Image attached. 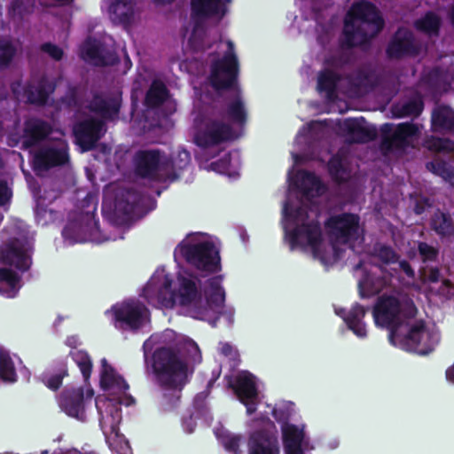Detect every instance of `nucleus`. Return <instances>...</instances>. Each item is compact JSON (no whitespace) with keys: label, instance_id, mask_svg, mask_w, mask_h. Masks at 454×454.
Here are the masks:
<instances>
[{"label":"nucleus","instance_id":"obj_9","mask_svg":"<svg viewBox=\"0 0 454 454\" xmlns=\"http://www.w3.org/2000/svg\"><path fill=\"white\" fill-rule=\"evenodd\" d=\"M325 226L337 241L348 244L358 239L360 217L353 213H340L327 218Z\"/></svg>","mask_w":454,"mask_h":454},{"label":"nucleus","instance_id":"obj_15","mask_svg":"<svg viewBox=\"0 0 454 454\" xmlns=\"http://www.w3.org/2000/svg\"><path fill=\"white\" fill-rule=\"evenodd\" d=\"M231 97L224 98L223 106L214 105L211 108L215 114L226 122L244 126L247 121V111L239 88L232 89Z\"/></svg>","mask_w":454,"mask_h":454},{"label":"nucleus","instance_id":"obj_12","mask_svg":"<svg viewBox=\"0 0 454 454\" xmlns=\"http://www.w3.org/2000/svg\"><path fill=\"white\" fill-rule=\"evenodd\" d=\"M228 386L239 402L246 406L248 415L256 411L259 392L253 374L242 372L236 375L233 380H230Z\"/></svg>","mask_w":454,"mask_h":454},{"label":"nucleus","instance_id":"obj_64","mask_svg":"<svg viewBox=\"0 0 454 454\" xmlns=\"http://www.w3.org/2000/svg\"><path fill=\"white\" fill-rule=\"evenodd\" d=\"M172 279L168 275L164 277L163 283L161 284L160 287L158 289L159 291L163 292H174L172 290Z\"/></svg>","mask_w":454,"mask_h":454},{"label":"nucleus","instance_id":"obj_21","mask_svg":"<svg viewBox=\"0 0 454 454\" xmlns=\"http://www.w3.org/2000/svg\"><path fill=\"white\" fill-rule=\"evenodd\" d=\"M55 89V83L43 75L36 82H28L24 85L23 98L29 105L44 106Z\"/></svg>","mask_w":454,"mask_h":454},{"label":"nucleus","instance_id":"obj_5","mask_svg":"<svg viewBox=\"0 0 454 454\" xmlns=\"http://www.w3.org/2000/svg\"><path fill=\"white\" fill-rule=\"evenodd\" d=\"M239 64L234 52L232 42H228V50L221 59L212 62L210 67L209 82L217 92L231 90L238 86Z\"/></svg>","mask_w":454,"mask_h":454},{"label":"nucleus","instance_id":"obj_61","mask_svg":"<svg viewBox=\"0 0 454 454\" xmlns=\"http://www.w3.org/2000/svg\"><path fill=\"white\" fill-rule=\"evenodd\" d=\"M12 197V192L9 189L7 183L0 180V206L5 205Z\"/></svg>","mask_w":454,"mask_h":454},{"label":"nucleus","instance_id":"obj_17","mask_svg":"<svg viewBox=\"0 0 454 454\" xmlns=\"http://www.w3.org/2000/svg\"><path fill=\"white\" fill-rule=\"evenodd\" d=\"M0 263L13 266L21 271L27 270L30 259L27 254L23 240L11 238L1 245Z\"/></svg>","mask_w":454,"mask_h":454},{"label":"nucleus","instance_id":"obj_27","mask_svg":"<svg viewBox=\"0 0 454 454\" xmlns=\"http://www.w3.org/2000/svg\"><path fill=\"white\" fill-rule=\"evenodd\" d=\"M100 385L104 390L114 389L125 394L129 386L124 378L119 375L106 358L101 360Z\"/></svg>","mask_w":454,"mask_h":454},{"label":"nucleus","instance_id":"obj_19","mask_svg":"<svg viewBox=\"0 0 454 454\" xmlns=\"http://www.w3.org/2000/svg\"><path fill=\"white\" fill-rule=\"evenodd\" d=\"M178 281L180 305L191 308L190 313L192 317L200 318L205 314L206 307L202 304L201 294L198 291L195 281L183 276L178 278Z\"/></svg>","mask_w":454,"mask_h":454},{"label":"nucleus","instance_id":"obj_33","mask_svg":"<svg viewBox=\"0 0 454 454\" xmlns=\"http://www.w3.org/2000/svg\"><path fill=\"white\" fill-rule=\"evenodd\" d=\"M432 129L435 132H450L454 129V110L448 106H439L432 113Z\"/></svg>","mask_w":454,"mask_h":454},{"label":"nucleus","instance_id":"obj_59","mask_svg":"<svg viewBox=\"0 0 454 454\" xmlns=\"http://www.w3.org/2000/svg\"><path fill=\"white\" fill-rule=\"evenodd\" d=\"M440 276V270L437 267H426L420 270V278L424 283H437Z\"/></svg>","mask_w":454,"mask_h":454},{"label":"nucleus","instance_id":"obj_51","mask_svg":"<svg viewBox=\"0 0 454 454\" xmlns=\"http://www.w3.org/2000/svg\"><path fill=\"white\" fill-rule=\"evenodd\" d=\"M352 57L349 53L340 52L330 56L325 61V65L331 69H342L351 63Z\"/></svg>","mask_w":454,"mask_h":454},{"label":"nucleus","instance_id":"obj_4","mask_svg":"<svg viewBox=\"0 0 454 454\" xmlns=\"http://www.w3.org/2000/svg\"><path fill=\"white\" fill-rule=\"evenodd\" d=\"M153 371L158 382L169 384L188 378V364L172 348L160 347L153 354Z\"/></svg>","mask_w":454,"mask_h":454},{"label":"nucleus","instance_id":"obj_53","mask_svg":"<svg viewBox=\"0 0 454 454\" xmlns=\"http://www.w3.org/2000/svg\"><path fill=\"white\" fill-rule=\"evenodd\" d=\"M328 170L332 178L338 182L342 183L344 178L342 175L345 172L342 161L340 158L332 157L328 162Z\"/></svg>","mask_w":454,"mask_h":454},{"label":"nucleus","instance_id":"obj_49","mask_svg":"<svg viewBox=\"0 0 454 454\" xmlns=\"http://www.w3.org/2000/svg\"><path fill=\"white\" fill-rule=\"evenodd\" d=\"M83 58L90 59L97 66H106L109 63L106 62L101 53L100 47L94 43H86L82 50Z\"/></svg>","mask_w":454,"mask_h":454},{"label":"nucleus","instance_id":"obj_14","mask_svg":"<svg viewBox=\"0 0 454 454\" xmlns=\"http://www.w3.org/2000/svg\"><path fill=\"white\" fill-rule=\"evenodd\" d=\"M322 240V230L317 222L301 223L289 233L291 249L307 246L311 248L315 257L319 255Z\"/></svg>","mask_w":454,"mask_h":454},{"label":"nucleus","instance_id":"obj_10","mask_svg":"<svg viewBox=\"0 0 454 454\" xmlns=\"http://www.w3.org/2000/svg\"><path fill=\"white\" fill-rule=\"evenodd\" d=\"M114 320L122 330L137 332L149 321L148 309L139 301H130L112 308Z\"/></svg>","mask_w":454,"mask_h":454},{"label":"nucleus","instance_id":"obj_23","mask_svg":"<svg viewBox=\"0 0 454 454\" xmlns=\"http://www.w3.org/2000/svg\"><path fill=\"white\" fill-rule=\"evenodd\" d=\"M84 392L82 387L65 389L59 400V407L68 416L83 420L85 417Z\"/></svg>","mask_w":454,"mask_h":454},{"label":"nucleus","instance_id":"obj_55","mask_svg":"<svg viewBox=\"0 0 454 454\" xmlns=\"http://www.w3.org/2000/svg\"><path fill=\"white\" fill-rule=\"evenodd\" d=\"M231 164V153H225L223 157L210 164L211 168L221 174H229Z\"/></svg>","mask_w":454,"mask_h":454},{"label":"nucleus","instance_id":"obj_29","mask_svg":"<svg viewBox=\"0 0 454 454\" xmlns=\"http://www.w3.org/2000/svg\"><path fill=\"white\" fill-rule=\"evenodd\" d=\"M109 13L114 22L129 25L135 13V0H109Z\"/></svg>","mask_w":454,"mask_h":454},{"label":"nucleus","instance_id":"obj_58","mask_svg":"<svg viewBox=\"0 0 454 454\" xmlns=\"http://www.w3.org/2000/svg\"><path fill=\"white\" fill-rule=\"evenodd\" d=\"M20 280L18 273L11 269H0V282L10 286L18 287V284Z\"/></svg>","mask_w":454,"mask_h":454},{"label":"nucleus","instance_id":"obj_1","mask_svg":"<svg viewBox=\"0 0 454 454\" xmlns=\"http://www.w3.org/2000/svg\"><path fill=\"white\" fill-rule=\"evenodd\" d=\"M417 308L412 301L402 304L394 295L383 294L377 299L372 309L376 325L389 329V340L403 349L427 355L439 342V334L429 330L423 320L402 325V316L414 317Z\"/></svg>","mask_w":454,"mask_h":454},{"label":"nucleus","instance_id":"obj_63","mask_svg":"<svg viewBox=\"0 0 454 454\" xmlns=\"http://www.w3.org/2000/svg\"><path fill=\"white\" fill-rule=\"evenodd\" d=\"M401 270L405 273V275L409 278H413L415 276L414 270L411 265L406 260H403L399 263Z\"/></svg>","mask_w":454,"mask_h":454},{"label":"nucleus","instance_id":"obj_62","mask_svg":"<svg viewBox=\"0 0 454 454\" xmlns=\"http://www.w3.org/2000/svg\"><path fill=\"white\" fill-rule=\"evenodd\" d=\"M19 288L16 286H10L0 282V294L6 298H13L18 294Z\"/></svg>","mask_w":454,"mask_h":454},{"label":"nucleus","instance_id":"obj_56","mask_svg":"<svg viewBox=\"0 0 454 454\" xmlns=\"http://www.w3.org/2000/svg\"><path fill=\"white\" fill-rule=\"evenodd\" d=\"M40 50L43 52L48 54L55 61L61 60L64 56L63 50L59 46H58L52 43H42L40 45Z\"/></svg>","mask_w":454,"mask_h":454},{"label":"nucleus","instance_id":"obj_45","mask_svg":"<svg viewBox=\"0 0 454 454\" xmlns=\"http://www.w3.org/2000/svg\"><path fill=\"white\" fill-rule=\"evenodd\" d=\"M17 54V47L6 38H0V68L8 67Z\"/></svg>","mask_w":454,"mask_h":454},{"label":"nucleus","instance_id":"obj_32","mask_svg":"<svg viewBox=\"0 0 454 454\" xmlns=\"http://www.w3.org/2000/svg\"><path fill=\"white\" fill-rule=\"evenodd\" d=\"M68 375L65 361L55 362L42 374L43 383L51 390L57 391L62 386L63 379Z\"/></svg>","mask_w":454,"mask_h":454},{"label":"nucleus","instance_id":"obj_26","mask_svg":"<svg viewBox=\"0 0 454 454\" xmlns=\"http://www.w3.org/2000/svg\"><path fill=\"white\" fill-rule=\"evenodd\" d=\"M187 381L188 380H176L170 382L168 385L158 382L161 390L159 403L164 411H169L177 407L182 397V391Z\"/></svg>","mask_w":454,"mask_h":454},{"label":"nucleus","instance_id":"obj_7","mask_svg":"<svg viewBox=\"0 0 454 454\" xmlns=\"http://www.w3.org/2000/svg\"><path fill=\"white\" fill-rule=\"evenodd\" d=\"M381 141L380 148L384 154L393 151H403L411 145L413 138L419 135V129L412 122L397 124L395 130L391 123H384L380 127Z\"/></svg>","mask_w":454,"mask_h":454},{"label":"nucleus","instance_id":"obj_25","mask_svg":"<svg viewBox=\"0 0 454 454\" xmlns=\"http://www.w3.org/2000/svg\"><path fill=\"white\" fill-rule=\"evenodd\" d=\"M192 17L195 20H203L210 18L222 19L226 8L222 0H191Z\"/></svg>","mask_w":454,"mask_h":454},{"label":"nucleus","instance_id":"obj_43","mask_svg":"<svg viewBox=\"0 0 454 454\" xmlns=\"http://www.w3.org/2000/svg\"><path fill=\"white\" fill-rule=\"evenodd\" d=\"M69 356L79 367L84 381H88L92 372V360L84 350H71Z\"/></svg>","mask_w":454,"mask_h":454},{"label":"nucleus","instance_id":"obj_50","mask_svg":"<svg viewBox=\"0 0 454 454\" xmlns=\"http://www.w3.org/2000/svg\"><path fill=\"white\" fill-rule=\"evenodd\" d=\"M427 168L444 180H450L454 176L452 169L444 160L427 162Z\"/></svg>","mask_w":454,"mask_h":454},{"label":"nucleus","instance_id":"obj_52","mask_svg":"<svg viewBox=\"0 0 454 454\" xmlns=\"http://www.w3.org/2000/svg\"><path fill=\"white\" fill-rule=\"evenodd\" d=\"M428 148L438 153L454 152V141L450 138L433 137L429 141Z\"/></svg>","mask_w":454,"mask_h":454},{"label":"nucleus","instance_id":"obj_30","mask_svg":"<svg viewBox=\"0 0 454 454\" xmlns=\"http://www.w3.org/2000/svg\"><path fill=\"white\" fill-rule=\"evenodd\" d=\"M387 285V278L374 273H365L358 282V293L362 299L379 294Z\"/></svg>","mask_w":454,"mask_h":454},{"label":"nucleus","instance_id":"obj_6","mask_svg":"<svg viewBox=\"0 0 454 454\" xmlns=\"http://www.w3.org/2000/svg\"><path fill=\"white\" fill-rule=\"evenodd\" d=\"M183 257L187 263L207 274L221 270V258L218 249L211 241L180 246Z\"/></svg>","mask_w":454,"mask_h":454},{"label":"nucleus","instance_id":"obj_37","mask_svg":"<svg viewBox=\"0 0 454 454\" xmlns=\"http://www.w3.org/2000/svg\"><path fill=\"white\" fill-rule=\"evenodd\" d=\"M142 196L134 188L127 189L121 198L116 201L115 207L126 216H131L137 211L141 202Z\"/></svg>","mask_w":454,"mask_h":454},{"label":"nucleus","instance_id":"obj_16","mask_svg":"<svg viewBox=\"0 0 454 454\" xmlns=\"http://www.w3.org/2000/svg\"><path fill=\"white\" fill-rule=\"evenodd\" d=\"M121 95L93 94L89 102L88 109L99 116L104 122L118 120L121 107Z\"/></svg>","mask_w":454,"mask_h":454},{"label":"nucleus","instance_id":"obj_28","mask_svg":"<svg viewBox=\"0 0 454 454\" xmlns=\"http://www.w3.org/2000/svg\"><path fill=\"white\" fill-rule=\"evenodd\" d=\"M368 310L369 308H365L358 302H356L352 305L348 314L341 316L348 328L359 338H364L367 335L364 317Z\"/></svg>","mask_w":454,"mask_h":454},{"label":"nucleus","instance_id":"obj_18","mask_svg":"<svg viewBox=\"0 0 454 454\" xmlns=\"http://www.w3.org/2000/svg\"><path fill=\"white\" fill-rule=\"evenodd\" d=\"M248 454H279L275 425L254 431L248 439Z\"/></svg>","mask_w":454,"mask_h":454},{"label":"nucleus","instance_id":"obj_42","mask_svg":"<svg viewBox=\"0 0 454 454\" xmlns=\"http://www.w3.org/2000/svg\"><path fill=\"white\" fill-rule=\"evenodd\" d=\"M282 434L285 449L301 447L304 434L297 426L286 423L282 427Z\"/></svg>","mask_w":454,"mask_h":454},{"label":"nucleus","instance_id":"obj_47","mask_svg":"<svg viewBox=\"0 0 454 454\" xmlns=\"http://www.w3.org/2000/svg\"><path fill=\"white\" fill-rule=\"evenodd\" d=\"M301 186L303 192L309 194L312 191L319 192L324 188V184L320 178L313 172L302 171L301 172Z\"/></svg>","mask_w":454,"mask_h":454},{"label":"nucleus","instance_id":"obj_13","mask_svg":"<svg viewBox=\"0 0 454 454\" xmlns=\"http://www.w3.org/2000/svg\"><path fill=\"white\" fill-rule=\"evenodd\" d=\"M106 123L98 118L90 117L76 122L73 128L75 143L82 152L96 148L97 143L104 135Z\"/></svg>","mask_w":454,"mask_h":454},{"label":"nucleus","instance_id":"obj_3","mask_svg":"<svg viewBox=\"0 0 454 454\" xmlns=\"http://www.w3.org/2000/svg\"><path fill=\"white\" fill-rule=\"evenodd\" d=\"M235 137L232 125L216 115L211 108L201 121L196 124L193 142L197 146L207 149L232 141Z\"/></svg>","mask_w":454,"mask_h":454},{"label":"nucleus","instance_id":"obj_48","mask_svg":"<svg viewBox=\"0 0 454 454\" xmlns=\"http://www.w3.org/2000/svg\"><path fill=\"white\" fill-rule=\"evenodd\" d=\"M17 374L13 362L9 356L0 355V379L4 381L13 382Z\"/></svg>","mask_w":454,"mask_h":454},{"label":"nucleus","instance_id":"obj_54","mask_svg":"<svg viewBox=\"0 0 454 454\" xmlns=\"http://www.w3.org/2000/svg\"><path fill=\"white\" fill-rule=\"evenodd\" d=\"M418 251L423 262H434L437 259L438 250L426 242H419Z\"/></svg>","mask_w":454,"mask_h":454},{"label":"nucleus","instance_id":"obj_20","mask_svg":"<svg viewBox=\"0 0 454 454\" xmlns=\"http://www.w3.org/2000/svg\"><path fill=\"white\" fill-rule=\"evenodd\" d=\"M69 161L67 148L46 146L40 148L34 154L33 168L35 172L47 171L52 168L66 165Z\"/></svg>","mask_w":454,"mask_h":454},{"label":"nucleus","instance_id":"obj_2","mask_svg":"<svg viewBox=\"0 0 454 454\" xmlns=\"http://www.w3.org/2000/svg\"><path fill=\"white\" fill-rule=\"evenodd\" d=\"M384 25V20L374 4L368 1L354 3L345 18L342 47L369 46L371 40L378 35Z\"/></svg>","mask_w":454,"mask_h":454},{"label":"nucleus","instance_id":"obj_24","mask_svg":"<svg viewBox=\"0 0 454 454\" xmlns=\"http://www.w3.org/2000/svg\"><path fill=\"white\" fill-rule=\"evenodd\" d=\"M366 122L364 117L359 119H346L344 128L351 142L364 144L377 138L378 131L373 125H364Z\"/></svg>","mask_w":454,"mask_h":454},{"label":"nucleus","instance_id":"obj_57","mask_svg":"<svg viewBox=\"0 0 454 454\" xmlns=\"http://www.w3.org/2000/svg\"><path fill=\"white\" fill-rule=\"evenodd\" d=\"M156 298L160 306L166 309H171L176 304V292H163L158 290Z\"/></svg>","mask_w":454,"mask_h":454},{"label":"nucleus","instance_id":"obj_8","mask_svg":"<svg viewBox=\"0 0 454 454\" xmlns=\"http://www.w3.org/2000/svg\"><path fill=\"white\" fill-rule=\"evenodd\" d=\"M134 171L137 176L150 181H166L167 162L159 149L138 150L133 158Z\"/></svg>","mask_w":454,"mask_h":454},{"label":"nucleus","instance_id":"obj_35","mask_svg":"<svg viewBox=\"0 0 454 454\" xmlns=\"http://www.w3.org/2000/svg\"><path fill=\"white\" fill-rule=\"evenodd\" d=\"M342 79L341 74L331 68H325L317 75V90L325 92L327 98L333 99L336 96L338 84Z\"/></svg>","mask_w":454,"mask_h":454},{"label":"nucleus","instance_id":"obj_31","mask_svg":"<svg viewBox=\"0 0 454 454\" xmlns=\"http://www.w3.org/2000/svg\"><path fill=\"white\" fill-rule=\"evenodd\" d=\"M169 90L166 84L155 79L150 84L144 99V106L147 109H156L161 106L168 98Z\"/></svg>","mask_w":454,"mask_h":454},{"label":"nucleus","instance_id":"obj_46","mask_svg":"<svg viewBox=\"0 0 454 454\" xmlns=\"http://www.w3.org/2000/svg\"><path fill=\"white\" fill-rule=\"evenodd\" d=\"M371 77L372 71L370 69L366 67H359L347 74L346 80L352 87L360 89L369 84Z\"/></svg>","mask_w":454,"mask_h":454},{"label":"nucleus","instance_id":"obj_39","mask_svg":"<svg viewBox=\"0 0 454 454\" xmlns=\"http://www.w3.org/2000/svg\"><path fill=\"white\" fill-rule=\"evenodd\" d=\"M441 19L434 12H427L414 22V27L430 36H438L441 28Z\"/></svg>","mask_w":454,"mask_h":454},{"label":"nucleus","instance_id":"obj_38","mask_svg":"<svg viewBox=\"0 0 454 454\" xmlns=\"http://www.w3.org/2000/svg\"><path fill=\"white\" fill-rule=\"evenodd\" d=\"M62 236L70 244L83 243L88 239V224L80 220L69 221L62 231Z\"/></svg>","mask_w":454,"mask_h":454},{"label":"nucleus","instance_id":"obj_40","mask_svg":"<svg viewBox=\"0 0 454 454\" xmlns=\"http://www.w3.org/2000/svg\"><path fill=\"white\" fill-rule=\"evenodd\" d=\"M223 276H215L208 279L209 292L207 302L216 307H222L225 301V292L222 286Z\"/></svg>","mask_w":454,"mask_h":454},{"label":"nucleus","instance_id":"obj_11","mask_svg":"<svg viewBox=\"0 0 454 454\" xmlns=\"http://www.w3.org/2000/svg\"><path fill=\"white\" fill-rule=\"evenodd\" d=\"M421 51V44L414 34L403 27H399L391 37L386 55L389 59H402L417 57Z\"/></svg>","mask_w":454,"mask_h":454},{"label":"nucleus","instance_id":"obj_36","mask_svg":"<svg viewBox=\"0 0 454 454\" xmlns=\"http://www.w3.org/2000/svg\"><path fill=\"white\" fill-rule=\"evenodd\" d=\"M429 225L432 231L441 239L454 235V223L449 213L437 209L430 218Z\"/></svg>","mask_w":454,"mask_h":454},{"label":"nucleus","instance_id":"obj_34","mask_svg":"<svg viewBox=\"0 0 454 454\" xmlns=\"http://www.w3.org/2000/svg\"><path fill=\"white\" fill-rule=\"evenodd\" d=\"M164 162H167L165 176L167 180H176L180 172L184 170L191 163V154L185 149L177 151L175 157H164Z\"/></svg>","mask_w":454,"mask_h":454},{"label":"nucleus","instance_id":"obj_22","mask_svg":"<svg viewBox=\"0 0 454 454\" xmlns=\"http://www.w3.org/2000/svg\"><path fill=\"white\" fill-rule=\"evenodd\" d=\"M52 132L51 125L40 118L32 117L25 121L22 144L25 148L35 146Z\"/></svg>","mask_w":454,"mask_h":454},{"label":"nucleus","instance_id":"obj_60","mask_svg":"<svg viewBox=\"0 0 454 454\" xmlns=\"http://www.w3.org/2000/svg\"><path fill=\"white\" fill-rule=\"evenodd\" d=\"M240 442L241 436L239 435H227L223 438L224 448L233 454L240 453Z\"/></svg>","mask_w":454,"mask_h":454},{"label":"nucleus","instance_id":"obj_41","mask_svg":"<svg viewBox=\"0 0 454 454\" xmlns=\"http://www.w3.org/2000/svg\"><path fill=\"white\" fill-rule=\"evenodd\" d=\"M424 109V103L420 98H412L404 102L400 106H395L393 108V113L397 118L403 117H418L420 115Z\"/></svg>","mask_w":454,"mask_h":454},{"label":"nucleus","instance_id":"obj_44","mask_svg":"<svg viewBox=\"0 0 454 454\" xmlns=\"http://www.w3.org/2000/svg\"><path fill=\"white\" fill-rule=\"evenodd\" d=\"M372 255L387 265L396 262L399 257L392 247L380 243H377L373 246Z\"/></svg>","mask_w":454,"mask_h":454}]
</instances>
